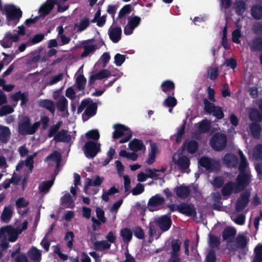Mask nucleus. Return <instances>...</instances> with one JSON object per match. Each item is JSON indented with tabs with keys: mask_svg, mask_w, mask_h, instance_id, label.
<instances>
[{
	"mask_svg": "<svg viewBox=\"0 0 262 262\" xmlns=\"http://www.w3.org/2000/svg\"><path fill=\"white\" fill-rule=\"evenodd\" d=\"M3 15H6V24L10 26L14 27L19 22L23 15V12L19 8L13 4H6L2 9Z\"/></svg>",
	"mask_w": 262,
	"mask_h": 262,
	"instance_id": "obj_1",
	"label": "nucleus"
},
{
	"mask_svg": "<svg viewBox=\"0 0 262 262\" xmlns=\"http://www.w3.org/2000/svg\"><path fill=\"white\" fill-rule=\"evenodd\" d=\"M40 125V122H35L31 125V120L28 116H24L18 124L17 132L19 135H27L34 134Z\"/></svg>",
	"mask_w": 262,
	"mask_h": 262,
	"instance_id": "obj_2",
	"label": "nucleus"
},
{
	"mask_svg": "<svg viewBox=\"0 0 262 262\" xmlns=\"http://www.w3.org/2000/svg\"><path fill=\"white\" fill-rule=\"evenodd\" d=\"M115 130L113 137L114 139H117L120 137L123 138L120 140V143H124L128 142L132 137L133 134L130 129L121 124H115L113 126Z\"/></svg>",
	"mask_w": 262,
	"mask_h": 262,
	"instance_id": "obj_3",
	"label": "nucleus"
},
{
	"mask_svg": "<svg viewBox=\"0 0 262 262\" xmlns=\"http://www.w3.org/2000/svg\"><path fill=\"white\" fill-rule=\"evenodd\" d=\"M252 175L250 172H239L236 179L235 192H239L244 190L251 182Z\"/></svg>",
	"mask_w": 262,
	"mask_h": 262,
	"instance_id": "obj_4",
	"label": "nucleus"
},
{
	"mask_svg": "<svg viewBox=\"0 0 262 262\" xmlns=\"http://www.w3.org/2000/svg\"><path fill=\"white\" fill-rule=\"evenodd\" d=\"M210 145L215 151L223 150L227 145L226 136L222 133L215 134L210 139Z\"/></svg>",
	"mask_w": 262,
	"mask_h": 262,
	"instance_id": "obj_5",
	"label": "nucleus"
},
{
	"mask_svg": "<svg viewBox=\"0 0 262 262\" xmlns=\"http://www.w3.org/2000/svg\"><path fill=\"white\" fill-rule=\"evenodd\" d=\"M100 150V144L93 141H87L84 146V155L89 159L95 157Z\"/></svg>",
	"mask_w": 262,
	"mask_h": 262,
	"instance_id": "obj_6",
	"label": "nucleus"
},
{
	"mask_svg": "<svg viewBox=\"0 0 262 262\" xmlns=\"http://www.w3.org/2000/svg\"><path fill=\"white\" fill-rule=\"evenodd\" d=\"M154 222L162 232L167 231L172 225L171 213L162 215L154 220Z\"/></svg>",
	"mask_w": 262,
	"mask_h": 262,
	"instance_id": "obj_7",
	"label": "nucleus"
},
{
	"mask_svg": "<svg viewBox=\"0 0 262 262\" xmlns=\"http://www.w3.org/2000/svg\"><path fill=\"white\" fill-rule=\"evenodd\" d=\"M250 192L246 191L242 192L235 203V210L237 212H242L248 206L250 202Z\"/></svg>",
	"mask_w": 262,
	"mask_h": 262,
	"instance_id": "obj_8",
	"label": "nucleus"
},
{
	"mask_svg": "<svg viewBox=\"0 0 262 262\" xmlns=\"http://www.w3.org/2000/svg\"><path fill=\"white\" fill-rule=\"evenodd\" d=\"M199 164L200 166L205 168L209 172L213 171L216 170L219 166V164L214 160L208 157H202L199 161Z\"/></svg>",
	"mask_w": 262,
	"mask_h": 262,
	"instance_id": "obj_9",
	"label": "nucleus"
},
{
	"mask_svg": "<svg viewBox=\"0 0 262 262\" xmlns=\"http://www.w3.org/2000/svg\"><path fill=\"white\" fill-rule=\"evenodd\" d=\"M177 211L183 214L190 216H194L196 214L195 207L192 204L182 202L177 205Z\"/></svg>",
	"mask_w": 262,
	"mask_h": 262,
	"instance_id": "obj_10",
	"label": "nucleus"
},
{
	"mask_svg": "<svg viewBox=\"0 0 262 262\" xmlns=\"http://www.w3.org/2000/svg\"><path fill=\"white\" fill-rule=\"evenodd\" d=\"M18 40L17 36L11 31H8L6 32L3 39L0 41V44L4 48H9L12 47L13 42H16Z\"/></svg>",
	"mask_w": 262,
	"mask_h": 262,
	"instance_id": "obj_11",
	"label": "nucleus"
},
{
	"mask_svg": "<svg viewBox=\"0 0 262 262\" xmlns=\"http://www.w3.org/2000/svg\"><path fill=\"white\" fill-rule=\"evenodd\" d=\"M141 19L140 17L135 16L129 20L127 26L124 28V33L128 35L133 33L134 30L140 24Z\"/></svg>",
	"mask_w": 262,
	"mask_h": 262,
	"instance_id": "obj_12",
	"label": "nucleus"
},
{
	"mask_svg": "<svg viewBox=\"0 0 262 262\" xmlns=\"http://www.w3.org/2000/svg\"><path fill=\"white\" fill-rule=\"evenodd\" d=\"M224 164L229 168H234L237 166L239 159L237 156L230 153L226 154L223 158Z\"/></svg>",
	"mask_w": 262,
	"mask_h": 262,
	"instance_id": "obj_13",
	"label": "nucleus"
},
{
	"mask_svg": "<svg viewBox=\"0 0 262 262\" xmlns=\"http://www.w3.org/2000/svg\"><path fill=\"white\" fill-rule=\"evenodd\" d=\"M57 4V1L50 2L48 0L39 8V12L41 17L48 15L54 9L55 5Z\"/></svg>",
	"mask_w": 262,
	"mask_h": 262,
	"instance_id": "obj_14",
	"label": "nucleus"
},
{
	"mask_svg": "<svg viewBox=\"0 0 262 262\" xmlns=\"http://www.w3.org/2000/svg\"><path fill=\"white\" fill-rule=\"evenodd\" d=\"M236 234V230L232 227L225 228L222 232L223 241L227 243H231L233 242Z\"/></svg>",
	"mask_w": 262,
	"mask_h": 262,
	"instance_id": "obj_15",
	"label": "nucleus"
},
{
	"mask_svg": "<svg viewBox=\"0 0 262 262\" xmlns=\"http://www.w3.org/2000/svg\"><path fill=\"white\" fill-rule=\"evenodd\" d=\"M174 191L178 198L183 200L187 198L190 194V190L189 186L184 184L176 187Z\"/></svg>",
	"mask_w": 262,
	"mask_h": 262,
	"instance_id": "obj_16",
	"label": "nucleus"
},
{
	"mask_svg": "<svg viewBox=\"0 0 262 262\" xmlns=\"http://www.w3.org/2000/svg\"><path fill=\"white\" fill-rule=\"evenodd\" d=\"M161 88L162 92L167 95L174 96L175 84L170 80H166L161 83Z\"/></svg>",
	"mask_w": 262,
	"mask_h": 262,
	"instance_id": "obj_17",
	"label": "nucleus"
},
{
	"mask_svg": "<svg viewBox=\"0 0 262 262\" xmlns=\"http://www.w3.org/2000/svg\"><path fill=\"white\" fill-rule=\"evenodd\" d=\"M122 30L119 27L110 28L108 30V35L110 39L114 43H117L121 38Z\"/></svg>",
	"mask_w": 262,
	"mask_h": 262,
	"instance_id": "obj_18",
	"label": "nucleus"
},
{
	"mask_svg": "<svg viewBox=\"0 0 262 262\" xmlns=\"http://www.w3.org/2000/svg\"><path fill=\"white\" fill-rule=\"evenodd\" d=\"M248 45L251 52H261L262 37L257 36L254 37L251 41L248 43Z\"/></svg>",
	"mask_w": 262,
	"mask_h": 262,
	"instance_id": "obj_19",
	"label": "nucleus"
},
{
	"mask_svg": "<svg viewBox=\"0 0 262 262\" xmlns=\"http://www.w3.org/2000/svg\"><path fill=\"white\" fill-rule=\"evenodd\" d=\"M165 202V199L160 194H156L151 196L148 200L147 205L150 207H157L163 205Z\"/></svg>",
	"mask_w": 262,
	"mask_h": 262,
	"instance_id": "obj_20",
	"label": "nucleus"
},
{
	"mask_svg": "<svg viewBox=\"0 0 262 262\" xmlns=\"http://www.w3.org/2000/svg\"><path fill=\"white\" fill-rule=\"evenodd\" d=\"M71 140L70 135L68 134V130L61 129L55 135L54 140L56 142L69 143Z\"/></svg>",
	"mask_w": 262,
	"mask_h": 262,
	"instance_id": "obj_21",
	"label": "nucleus"
},
{
	"mask_svg": "<svg viewBox=\"0 0 262 262\" xmlns=\"http://www.w3.org/2000/svg\"><path fill=\"white\" fill-rule=\"evenodd\" d=\"M236 184L232 181L226 183L222 188V194L224 196H227L231 195L233 191L236 193Z\"/></svg>",
	"mask_w": 262,
	"mask_h": 262,
	"instance_id": "obj_22",
	"label": "nucleus"
},
{
	"mask_svg": "<svg viewBox=\"0 0 262 262\" xmlns=\"http://www.w3.org/2000/svg\"><path fill=\"white\" fill-rule=\"evenodd\" d=\"M104 181L103 177H100L98 176H96L95 179L92 180L90 178H87L86 179V182L84 187V191L86 193L89 187L90 186H98L101 185L102 183Z\"/></svg>",
	"mask_w": 262,
	"mask_h": 262,
	"instance_id": "obj_23",
	"label": "nucleus"
},
{
	"mask_svg": "<svg viewBox=\"0 0 262 262\" xmlns=\"http://www.w3.org/2000/svg\"><path fill=\"white\" fill-rule=\"evenodd\" d=\"M97 111V105L96 103L93 102L86 108L82 114V118L84 121L87 120L90 117L94 116Z\"/></svg>",
	"mask_w": 262,
	"mask_h": 262,
	"instance_id": "obj_24",
	"label": "nucleus"
},
{
	"mask_svg": "<svg viewBox=\"0 0 262 262\" xmlns=\"http://www.w3.org/2000/svg\"><path fill=\"white\" fill-rule=\"evenodd\" d=\"M129 149L135 152L145 150V146L142 140L134 139L128 144Z\"/></svg>",
	"mask_w": 262,
	"mask_h": 262,
	"instance_id": "obj_25",
	"label": "nucleus"
},
{
	"mask_svg": "<svg viewBox=\"0 0 262 262\" xmlns=\"http://www.w3.org/2000/svg\"><path fill=\"white\" fill-rule=\"evenodd\" d=\"M13 215L12 207L11 205L5 206L3 210L0 219L5 223H8Z\"/></svg>",
	"mask_w": 262,
	"mask_h": 262,
	"instance_id": "obj_26",
	"label": "nucleus"
},
{
	"mask_svg": "<svg viewBox=\"0 0 262 262\" xmlns=\"http://www.w3.org/2000/svg\"><path fill=\"white\" fill-rule=\"evenodd\" d=\"M11 136V132L7 126L0 125V141L6 143L9 140Z\"/></svg>",
	"mask_w": 262,
	"mask_h": 262,
	"instance_id": "obj_27",
	"label": "nucleus"
},
{
	"mask_svg": "<svg viewBox=\"0 0 262 262\" xmlns=\"http://www.w3.org/2000/svg\"><path fill=\"white\" fill-rule=\"evenodd\" d=\"M174 163L179 166L180 169L185 170L187 169L190 164V159L186 156H179L177 161Z\"/></svg>",
	"mask_w": 262,
	"mask_h": 262,
	"instance_id": "obj_28",
	"label": "nucleus"
},
{
	"mask_svg": "<svg viewBox=\"0 0 262 262\" xmlns=\"http://www.w3.org/2000/svg\"><path fill=\"white\" fill-rule=\"evenodd\" d=\"M238 155L240 158V162L239 163L238 170L239 172H250L246 170V168L248 166V162L246 156L243 154L241 150H239Z\"/></svg>",
	"mask_w": 262,
	"mask_h": 262,
	"instance_id": "obj_29",
	"label": "nucleus"
},
{
	"mask_svg": "<svg viewBox=\"0 0 262 262\" xmlns=\"http://www.w3.org/2000/svg\"><path fill=\"white\" fill-rule=\"evenodd\" d=\"M40 107L46 108L53 115L55 112V106L54 103L52 100L49 99L40 100L39 102Z\"/></svg>",
	"mask_w": 262,
	"mask_h": 262,
	"instance_id": "obj_30",
	"label": "nucleus"
},
{
	"mask_svg": "<svg viewBox=\"0 0 262 262\" xmlns=\"http://www.w3.org/2000/svg\"><path fill=\"white\" fill-rule=\"evenodd\" d=\"M28 255L30 259L35 262H39L41 258V252L35 247H32L28 251Z\"/></svg>",
	"mask_w": 262,
	"mask_h": 262,
	"instance_id": "obj_31",
	"label": "nucleus"
},
{
	"mask_svg": "<svg viewBox=\"0 0 262 262\" xmlns=\"http://www.w3.org/2000/svg\"><path fill=\"white\" fill-rule=\"evenodd\" d=\"M213 204L212 209L215 210L220 211L222 208V202H221L222 196L219 192H214L212 195Z\"/></svg>",
	"mask_w": 262,
	"mask_h": 262,
	"instance_id": "obj_32",
	"label": "nucleus"
},
{
	"mask_svg": "<svg viewBox=\"0 0 262 262\" xmlns=\"http://www.w3.org/2000/svg\"><path fill=\"white\" fill-rule=\"evenodd\" d=\"M251 15L254 19L260 20L262 19V6L255 4L251 8Z\"/></svg>",
	"mask_w": 262,
	"mask_h": 262,
	"instance_id": "obj_33",
	"label": "nucleus"
},
{
	"mask_svg": "<svg viewBox=\"0 0 262 262\" xmlns=\"http://www.w3.org/2000/svg\"><path fill=\"white\" fill-rule=\"evenodd\" d=\"M94 249L96 251H103L110 248L111 245L107 241L102 240L94 243Z\"/></svg>",
	"mask_w": 262,
	"mask_h": 262,
	"instance_id": "obj_34",
	"label": "nucleus"
},
{
	"mask_svg": "<svg viewBox=\"0 0 262 262\" xmlns=\"http://www.w3.org/2000/svg\"><path fill=\"white\" fill-rule=\"evenodd\" d=\"M250 130L254 138L258 139L259 138L261 128L259 124L252 123L250 125Z\"/></svg>",
	"mask_w": 262,
	"mask_h": 262,
	"instance_id": "obj_35",
	"label": "nucleus"
},
{
	"mask_svg": "<svg viewBox=\"0 0 262 262\" xmlns=\"http://www.w3.org/2000/svg\"><path fill=\"white\" fill-rule=\"evenodd\" d=\"M54 180H51L41 182L38 186L39 192H48L54 184Z\"/></svg>",
	"mask_w": 262,
	"mask_h": 262,
	"instance_id": "obj_36",
	"label": "nucleus"
},
{
	"mask_svg": "<svg viewBox=\"0 0 262 262\" xmlns=\"http://www.w3.org/2000/svg\"><path fill=\"white\" fill-rule=\"evenodd\" d=\"M235 11L238 16H242L245 12L246 8V3L242 0L237 1L235 4Z\"/></svg>",
	"mask_w": 262,
	"mask_h": 262,
	"instance_id": "obj_37",
	"label": "nucleus"
},
{
	"mask_svg": "<svg viewBox=\"0 0 262 262\" xmlns=\"http://www.w3.org/2000/svg\"><path fill=\"white\" fill-rule=\"evenodd\" d=\"M254 255L252 262H262V244H258L255 247Z\"/></svg>",
	"mask_w": 262,
	"mask_h": 262,
	"instance_id": "obj_38",
	"label": "nucleus"
},
{
	"mask_svg": "<svg viewBox=\"0 0 262 262\" xmlns=\"http://www.w3.org/2000/svg\"><path fill=\"white\" fill-rule=\"evenodd\" d=\"M252 157L257 161L262 160V144H257L252 150Z\"/></svg>",
	"mask_w": 262,
	"mask_h": 262,
	"instance_id": "obj_39",
	"label": "nucleus"
},
{
	"mask_svg": "<svg viewBox=\"0 0 262 262\" xmlns=\"http://www.w3.org/2000/svg\"><path fill=\"white\" fill-rule=\"evenodd\" d=\"M120 235L123 242H129L132 238L133 232L129 228H124L121 230Z\"/></svg>",
	"mask_w": 262,
	"mask_h": 262,
	"instance_id": "obj_40",
	"label": "nucleus"
},
{
	"mask_svg": "<svg viewBox=\"0 0 262 262\" xmlns=\"http://www.w3.org/2000/svg\"><path fill=\"white\" fill-rule=\"evenodd\" d=\"M235 242L237 248L243 249L246 248L248 241L244 235H238L235 238Z\"/></svg>",
	"mask_w": 262,
	"mask_h": 262,
	"instance_id": "obj_41",
	"label": "nucleus"
},
{
	"mask_svg": "<svg viewBox=\"0 0 262 262\" xmlns=\"http://www.w3.org/2000/svg\"><path fill=\"white\" fill-rule=\"evenodd\" d=\"M61 202L62 204H68V207L69 208H73L75 207V203L72 200V196L69 193H66L61 198Z\"/></svg>",
	"mask_w": 262,
	"mask_h": 262,
	"instance_id": "obj_42",
	"label": "nucleus"
},
{
	"mask_svg": "<svg viewBox=\"0 0 262 262\" xmlns=\"http://www.w3.org/2000/svg\"><path fill=\"white\" fill-rule=\"evenodd\" d=\"M210 128V123L207 120H203L199 123L198 131L200 133H206Z\"/></svg>",
	"mask_w": 262,
	"mask_h": 262,
	"instance_id": "obj_43",
	"label": "nucleus"
},
{
	"mask_svg": "<svg viewBox=\"0 0 262 262\" xmlns=\"http://www.w3.org/2000/svg\"><path fill=\"white\" fill-rule=\"evenodd\" d=\"M83 48L84 51L81 55L82 58L87 57L90 54L94 52L98 49V46L97 45L83 46Z\"/></svg>",
	"mask_w": 262,
	"mask_h": 262,
	"instance_id": "obj_44",
	"label": "nucleus"
},
{
	"mask_svg": "<svg viewBox=\"0 0 262 262\" xmlns=\"http://www.w3.org/2000/svg\"><path fill=\"white\" fill-rule=\"evenodd\" d=\"M62 124V122L61 121H58L56 124L52 125L48 132V137L49 138H51L53 136H55L56 134H57L59 129Z\"/></svg>",
	"mask_w": 262,
	"mask_h": 262,
	"instance_id": "obj_45",
	"label": "nucleus"
},
{
	"mask_svg": "<svg viewBox=\"0 0 262 262\" xmlns=\"http://www.w3.org/2000/svg\"><path fill=\"white\" fill-rule=\"evenodd\" d=\"M198 149V143L193 140H191L187 143V151L191 154L196 152Z\"/></svg>",
	"mask_w": 262,
	"mask_h": 262,
	"instance_id": "obj_46",
	"label": "nucleus"
},
{
	"mask_svg": "<svg viewBox=\"0 0 262 262\" xmlns=\"http://www.w3.org/2000/svg\"><path fill=\"white\" fill-rule=\"evenodd\" d=\"M177 104V100L174 96H168L163 102V105L168 107L173 108Z\"/></svg>",
	"mask_w": 262,
	"mask_h": 262,
	"instance_id": "obj_47",
	"label": "nucleus"
},
{
	"mask_svg": "<svg viewBox=\"0 0 262 262\" xmlns=\"http://www.w3.org/2000/svg\"><path fill=\"white\" fill-rule=\"evenodd\" d=\"M77 88L79 91H82L84 89L86 79L84 75L81 74L79 75L76 78Z\"/></svg>",
	"mask_w": 262,
	"mask_h": 262,
	"instance_id": "obj_48",
	"label": "nucleus"
},
{
	"mask_svg": "<svg viewBox=\"0 0 262 262\" xmlns=\"http://www.w3.org/2000/svg\"><path fill=\"white\" fill-rule=\"evenodd\" d=\"M249 118L252 121H260L262 120V114L257 109H254L249 113Z\"/></svg>",
	"mask_w": 262,
	"mask_h": 262,
	"instance_id": "obj_49",
	"label": "nucleus"
},
{
	"mask_svg": "<svg viewBox=\"0 0 262 262\" xmlns=\"http://www.w3.org/2000/svg\"><path fill=\"white\" fill-rule=\"evenodd\" d=\"M68 103L67 99L64 96H62L57 103L58 110L61 112H64L68 107Z\"/></svg>",
	"mask_w": 262,
	"mask_h": 262,
	"instance_id": "obj_50",
	"label": "nucleus"
},
{
	"mask_svg": "<svg viewBox=\"0 0 262 262\" xmlns=\"http://www.w3.org/2000/svg\"><path fill=\"white\" fill-rule=\"evenodd\" d=\"M221 244L220 238L214 235L209 234V246L212 248H218Z\"/></svg>",
	"mask_w": 262,
	"mask_h": 262,
	"instance_id": "obj_51",
	"label": "nucleus"
},
{
	"mask_svg": "<svg viewBox=\"0 0 262 262\" xmlns=\"http://www.w3.org/2000/svg\"><path fill=\"white\" fill-rule=\"evenodd\" d=\"M204 110L209 114H212V112H214V110L215 109L216 106L212 102L209 101L207 99L204 100Z\"/></svg>",
	"mask_w": 262,
	"mask_h": 262,
	"instance_id": "obj_52",
	"label": "nucleus"
},
{
	"mask_svg": "<svg viewBox=\"0 0 262 262\" xmlns=\"http://www.w3.org/2000/svg\"><path fill=\"white\" fill-rule=\"evenodd\" d=\"M181 242L179 239H173L171 242L172 251L171 254L179 253L181 248Z\"/></svg>",
	"mask_w": 262,
	"mask_h": 262,
	"instance_id": "obj_53",
	"label": "nucleus"
},
{
	"mask_svg": "<svg viewBox=\"0 0 262 262\" xmlns=\"http://www.w3.org/2000/svg\"><path fill=\"white\" fill-rule=\"evenodd\" d=\"M86 137L88 139L97 141L100 138V134L97 129H92L86 133Z\"/></svg>",
	"mask_w": 262,
	"mask_h": 262,
	"instance_id": "obj_54",
	"label": "nucleus"
},
{
	"mask_svg": "<svg viewBox=\"0 0 262 262\" xmlns=\"http://www.w3.org/2000/svg\"><path fill=\"white\" fill-rule=\"evenodd\" d=\"M90 26V21L88 17H83L79 22L78 31L82 32L85 30Z\"/></svg>",
	"mask_w": 262,
	"mask_h": 262,
	"instance_id": "obj_55",
	"label": "nucleus"
},
{
	"mask_svg": "<svg viewBox=\"0 0 262 262\" xmlns=\"http://www.w3.org/2000/svg\"><path fill=\"white\" fill-rule=\"evenodd\" d=\"M46 159L47 160H51L53 161H55L57 162V164H59L61 160V155L59 152L54 151L52 154L47 156Z\"/></svg>",
	"mask_w": 262,
	"mask_h": 262,
	"instance_id": "obj_56",
	"label": "nucleus"
},
{
	"mask_svg": "<svg viewBox=\"0 0 262 262\" xmlns=\"http://www.w3.org/2000/svg\"><path fill=\"white\" fill-rule=\"evenodd\" d=\"M242 37V33L240 29H236L234 30L232 33V41L235 43H241V40L239 38Z\"/></svg>",
	"mask_w": 262,
	"mask_h": 262,
	"instance_id": "obj_57",
	"label": "nucleus"
},
{
	"mask_svg": "<svg viewBox=\"0 0 262 262\" xmlns=\"http://www.w3.org/2000/svg\"><path fill=\"white\" fill-rule=\"evenodd\" d=\"M130 5H125L120 10L117 19H121L125 15L130 13Z\"/></svg>",
	"mask_w": 262,
	"mask_h": 262,
	"instance_id": "obj_58",
	"label": "nucleus"
},
{
	"mask_svg": "<svg viewBox=\"0 0 262 262\" xmlns=\"http://www.w3.org/2000/svg\"><path fill=\"white\" fill-rule=\"evenodd\" d=\"M207 73L208 77L212 80H215L219 75V71L217 68H209L208 69Z\"/></svg>",
	"mask_w": 262,
	"mask_h": 262,
	"instance_id": "obj_59",
	"label": "nucleus"
},
{
	"mask_svg": "<svg viewBox=\"0 0 262 262\" xmlns=\"http://www.w3.org/2000/svg\"><path fill=\"white\" fill-rule=\"evenodd\" d=\"M45 35L42 33H38L35 35L33 37L28 41L30 45H34L41 42L43 40Z\"/></svg>",
	"mask_w": 262,
	"mask_h": 262,
	"instance_id": "obj_60",
	"label": "nucleus"
},
{
	"mask_svg": "<svg viewBox=\"0 0 262 262\" xmlns=\"http://www.w3.org/2000/svg\"><path fill=\"white\" fill-rule=\"evenodd\" d=\"M212 114L217 120L222 119L224 117L223 108L220 106H216Z\"/></svg>",
	"mask_w": 262,
	"mask_h": 262,
	"instance_id": "obj_61",
	"label": "nucleus"
},
{
	"mask_svg": "<svg viewBox=\"0 0 262 262\" xmlns=\"http://www.w3.org/2000/svg\"><path fill=\"white\" fill-rule=\"evenodd\" d=\"M125 55H122L119 53H117L115 55L114 57V63L117 66H121L125 60Z\"/></svg>",
	"mask_w": 262,
	"mask_h": 262,
	"instance_id": "obj_62",
	"label": "nucleus"
},
{
	"mask_svg": "<svg viewBox=\"0 0 262 262\" xmlns=\"http://www.w3.org/2000/svg\"><path fill=\"white\" fill-rule=\"evenodd\" d=\"M252 31L255 34L262 36V22H256L252 26Z\"/></svg>",
	"mask_w": 262,
	"mask_h": 262,
	"instance_id": "obj_63",
	"label": "nucleus"
},
{
	"mask_svg": "<svg viewBox=\"0 0 262 262\" xmlns=\"http://www.w3.org/2000/svg\"><path fill=\"white\" fill-rule=\"evenodd\" d=\"M7 232L8 233L9 240L11 242H15L18 237V232L14 229L12 228L11 230H7Z\"/></svg>",
	"mask_w": 262,
	"mask_h": 262,
	"instance_id": "obj_64",
	"label": "nucleus"
}]
</instances>
